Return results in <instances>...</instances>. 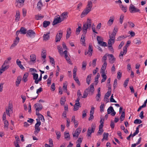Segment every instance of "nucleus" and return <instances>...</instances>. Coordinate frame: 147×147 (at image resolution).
Returning <instances> with one entry per match:
<instances>
[{
	"mask_svg": "<svg viewBox=\"0 0 147 147\" xmlns=\"http://www.w3.org/2000/svg\"><path fill=\"white\" fill-rule=\"evenodd\" d=\"M91 20L89 19L87 20L86 23L83 24L82 27V32L83 34L82 35L81 38V41L82 43L84 44L85 43V35L87 33V29L90 30L91 28Z\"/></svg>",
	"mask_w": 147,
	"mask_h": 147,
	"instance_id": "nucleus-1",
	"label": "nucleus"
},
{
	"mask_svg": "<svg viewBox=\"0 0 147 147\" xmlns=\"http://www.w3.org/2000/svg\"><path fill=\"white\" fill-rule=\"evenodd\" d=\"M94 84L92 83L90 86L86 88L84 91L83 93V95L82 97V98H86L88 94V92L89 91L93 93L94 91Z\"/></svg>",
	"mask_w": 147,
	"mask_h": 147,
	"instance_id": "nucleus-2",
	"label": "nucleus"
},
{
	"mask_svg": "<svg viewBox=\"0 0 147 147\" xmlns=\"http://www.w3.org/2000/svg\"><path fill=\"white\" fill-rule=\"evenodd\" d=\"M96 125L95 124H92L91 127H89L88 128L87 132V136L89 137H91L92 133L94 132Z\"/></svg>",
	"mask_w": 147,
	"mask_h": 147,
	"instance_id": "nucleus-3",
	"label": "nucleus"
},
{
	"mask_svg": "<svg viewBox=\"0 0 147 147\" xmlns=\"http://www.w3.org/2000/svg\"><path fill=\"white\" fill-rule=\"evenodd\" d=\"M35 35L36 33L35 32L32 30H29L27 32L26 36L28 37L33 38L35 37Z\"/></svg>",
	"mask_w": 147,
	"mask_h": 147,
	"instance_id": "nucleus-4",
	"label": "nucleus"
},
{
	"mask_svg": "<svg viewBox=\"0 0 147 147\" xmlns=\"http://www.w3.org/2000/svg\"><path fill=\"white\" fill-rule=\"evenodd\" d=\"M116 34V32H113L112 33L110 34L109 33V39L108 41H111V42L113 43V44L115 42V37Z\"/></svg>",
	"mask_w": 147,
	"mask_h": 147,
	"instance_id": "nucleus-5",
	"label": "nucleus"
},
{
	"mask_svg": "<svg viewBox=\"0 0 147 147\" xmlns=\"http://www.w3.org/2000/svg\"><path fill=\"white\" fill-rule=\"evenodd\" d=\"M129 11L131 13L139 12L140 10L136 8V7L132 4H131L129 8Z\"/></svg>",
	"mask_w": 147,
	"mask_h": 147,
	"instance_id": "nucleus-6",
	"label": "nucleus"
},
{
	"mask_svg": "<svg viewBox=\"0 0 147 147\" xmlns=\"http://www.w3.org/2000/svg\"><path fill=\"white\" fill-rule=\"evenodd\" d=\"M81 131V129L80 128H78L76 130L74 133H73L72 134L74 137H75L76 139L77 138L79 135L80 134Z\"/></svg>",
	"mask_w": 147,
	"mask_h": 147,
	"instance_id": "nucleus-7",
	"label": "nucleus"
},
{
	"mask_svg": "<svg viewBox=\"0 0 147 147\" xmlns=\"http://www.w3.org/2000/svg\"><path fill=\"white\" fill-rule=\"evenodd\" d=\"M25 0H16V6L20 7L23 6Z\"/></svg>",
	"mask_w": 147,
	"mask_h": 147,
	"instance_id": "nucleus-8",
	"label": "nucleus"
},
{
	"mask_svg": "<svg viewBox=\"0 0 147 147\" xmlns=\"http://www.w3.org/2000/svg\"><path fill=\"white\" fill-rule=\"evenodd\" d=\"M62 20L61 19L60 17L59 16L58 17H57L54 19L53 23V25H54L57 24L58 23H60Z\"/></svg>",
	"mask_w": 147,
	"mask_h": 147,
	"instance_id": "nucleus-9",
	"label": "nucleus"
},
{
	"mask_svg": "<svg viewBox=\"0 0 147 147\" xmlns=\"http://www.w3.org/2000/svg\"><path fill=\"white\" fill-rule=\"evenodd\" d=\"M6 113L7 115L10 116V114L9 112H10L11 113H12L13 112L12 110V107L11 105L10 104H9L8 109H6Z\"/></svg>",
	"mask_w": 147,
	"mask_h": 147,
	"instance_id": "nucleus-10",
	"label": "nucleus"
},
{
	"mask_svg": "<svg viewBox=\"0 0 147 147\" xmlns=\"http://www.w3.org/2000/svg\"><path fill=\"white\" fill-rule=\"evenodd\" d=\"M91 10V9L87 8H86V9L84 10L82 12V13L81 16V17H83L85 15H86L88 13L90 12Z\"/></svg>",
	"mask_w": 147,
	"mask_h": 147,
	"instance_id": "nucleus-11",
	"label": "nucleus"
},
{
	"mask_svg": "<svg viewBox=\"0 0 147 147\" xmlns=\"http://www.w3.org/2000/svg\"><path fill=\"white\" fill-rule=\"evenodd\" d=\"M108 56H109L110 57L109 59V61L110 63L112 64L114 63L115 61V58L114 57V56L112 54H108Z\"/></svg>",
	"mask_w": 147,
	"mask_h": 147,
	"instance_id": "nucleus-12",
	"label": "nucleus"
},
{
	"mask_svg": "<svg viewBox=\"0 0 147 147\" xmlns=\"http://www.w3.org/2000/svg\"><path fill=\"white\" fill-rule=\"evenodd\" d=\"M114 19L115 18L114 16H111L107 22V24L109 26H111L113 23Z\"/></svg>",
	"mask_w": 147,
	"mask_h": 147,
	"instance_id": "nucleus-13",
	"label": "nucleus"
},
{
	"mask_svg": "<svg viewBox=\"0 0 147 147\" xmlns=\"http://www.w3.org/2000/svg\"><path fill=\"white\" fill-rule=\"evenodd\" d=\"M20 13L19 10H17L16 11L15 15V21L17 22L20 20Z\"/></svg>",
	"mask_w": 147,
	"mask_h": 147,
	"instance_id": "nucleus-14",
	"label": "nucleus"
},
{
	"mask_svg": "<svg viewBox=\"0 0 147 147\" xmlns=\"http://www.w3.org/2000/svg\"><path fill=\"white\" fill-rule=\"evenodd\" d=\"M36 110L41 111L42 109V106L41 104L36 103L34 105Z\"/></svg>",
	"mask_w": 147,
	"mask_h": 147,
	"instance_id": "nucleus-15",
	"label": "nucleus"
},
{
	"mask_svg": "<svg viewBox=\"0 0 147 147\" xmlns=\"http://www.w3.org/2000/svg\"><path fill=\"white\" fill-rule=\"evenodd\" d=\"M62 36V32H59V34H57L56 36L55 42H58L59 41L61 40Z\"/></svg>",
	"mask_w": 147,
	"mask_h": 147,
	"instance_id": "nucleus-16",
	"label": "nucleus"
},
{
	"mask_svg": "<svg viewBox=\"0 0 147 147\" xmlns=\"http://www.w3.org/2000/svg\"><path fill=\"white\" fill-rule=\"evenodd\" d=\"M21 62L20 61L19 59H17L16 60V63L17 64L18 66L21 68L22 70H24L25 69V68L21 64Z\"/></svg>",
	"mask_w": 147,
	"mask_h": 147,
	"instance_id": "nucleus-17",
	"label": "nucleus"
},
{
	"mask_svg": "<svg viewBox=\"0 0 147 147\" xmlns=\"http://www.w3.org/2000/svg\"><path fill=\"white\" fill-rule=\"evenodd\" d=\"M108 48L112 52H114V50L113 47H112L113 43L110 41H108Z\"/></svg>",
	"mask_w": 147,
	"mask_h": 147,
	"instance_id": "nucleus-18",
	"label": "nucleus"
},
{
	"mask_svg": "<svg viewBox=\"0 0 147 147\" xmlns=\"http://www.w3.org/2000/svg\"><path fill=\"white\" fill-rule=\"evenodd\" d=\"M119 7L125 13L127 11V6H124L123 5L120 4L119 5Z\"/></svg>",
	"mask_w": 147,
	"mask_h": 147,
	"instance_id": "nucleus-19",
	"label": "nucleus"
},
{
	"mask_svg": "<svg viewBox=\"0 0 147 147\" xmlns=\"http://www.w3.org/2000/svg\"><path fill=\"white\" fill-rule=\"evenodd\" d=\"M71 29L70 28H68L67 30V34L66 35V38L67 39L69 38L71 34Z\"/></svg>",
	"mask_w": 147,
	"mask_h": 147,
	"instance_id": "nucleus-20",
	"label": "nucleus"
},
{
	"mask_svg": "<svg viewBox=\"0 0 147 147\" xmlns=\"http://www.w3.org/2000/svg\"><path fill=\"white\" fill-rule=\"evenodd\" d=\"M20 31V33L22 34H27V30L26 28L24 27H22L21 28Z\"/></svg>",
	"mask_w": 147,
	"mask_h": 147,
	"instance_id": "nucleus-21",
	"label": "nucleus"
},
{
	"mask_svg": "<svg viewBox=\"0 0 147 147\" xmlns=\"http://www.w3.org/2000/svg\"><path fill=\"white\" fill-rule=\"evenodd\" d=\"M49 34L50 33L48 32L44 35L43 36L44 40L46 41L49 38Z\"/></svg>",
	"mask_w": 147,
	"mask_h": 147,
	"instance_id": "nucleus-22",
	"label": "nucleus"
},
{
	"mask_svg": "<svg viewBox=\"0 0 147 147\" xmlns=\"http://www.w3.org/2000/svg\"><path fill=\"white\" fill-rule=\"evenodd\" d=\"M88 51L89 52V56H91L92 55V52L93 51L92 46L90 44L89 45Z\"/></svg>",
	"mask_w": 147,
	"mask_h": 147,
	"instance_id": "nucleus-23",
	"label": "nucleus"
},
{
	"mask_svg": "<svg viewBox=\"0 0 147 147\" xmlns=\"http://www.w3.org/2000/svg\"><path fill=\"white\" fill-rule=\"evenodd\" d=\"M21 77L20 76H18V77L16 81V86H19V84H20L21 80Z\"/></svg>",
	"mask_w": 147,
	"mask_h": 147,
	"instance_id": "nucleus-24",
	"label": "nucleus"
},
{
	"mask_svg": "<svg viewBox=\"0 0 147 147\" xmlns=\"http://www.w3.org/2000/svg\"><path fill=\"white\" fill-rule=\"evenodd\" d=\"M61 20L63 21L65 19H66L67 17V13L63 12L61 15Z\"/></svg>",
	"mask_w": 147,
	"mask_h": 147,
	"instance_id": "nucleus-25",
	"label": "nucleus"
},
{
	"mask_svg": "<svg viewBox=\"0 0 147 147\" xmlns=\"http://www.w3.org/2000/svg\"><path fill=\"white\" fill-rule=\"evenodd\" d=\"M50 24L49 21H45L43 23V26L44 28H46L49 26Z\"/></svg>",
	"mask_w": 147,
	"mask_h": 147,
	"instance_id": "nucleus-26",
	"label": "nucleus"
},
{
	"mask_svg": "<svg viewBox=\"0 0 147 147\" xmlns=\"http://www.w3.org/2000/svg\"><path fill=\"white\" fill-rule=\"evenodd\" d=\"M28 75V73H26L24 75L22 80L24 82H26L27 81V78Z\"/></svg>",
	"mask_w": 147,
	"mask_h": 147,
	"instance_id": "nucleus-27",
	"label": "nucleus"
},
{
	"mask_svg": "<svg viewBox=\"0 0 147 147\" xmlns=\"http://www.w3.org/2000/svg\"><path fill=\"white\" fill-rule=\"evenodd\" d=\"M42 6V2H41V0H40L39 1V2L37 3V8L40 10L41 9V7Z\"/></svg>",
	"mask_w": 147,
	"mask_h": 147,
	"instance_id": "nucleus-28",
	"label": "nucleus"
},
{
	"mask_svg": "<svg viewBox=\"0 0 147 147\" xmlns=\"http://www.w3.org/2000/svg\"><path fill=\"white\" fill-rule=\"evenodd\" d=\"M125 117V111H122L121 116L120 117V119L121 121H123Z\"/></svg>",
	"mask_w": 147,
	"mask_h": 147,
	"instance_id": "nucleus-29",
	"label": "nucleus"
},
{
	"mask_svg": "<svg viewBox=\"0 0 147 147\" xmlns=\"http://www.w3.org/2000/svg\"><path fill=\"white\" fill-rule=\"evenodd\" d=\"M64 136L65 139L67 140H70V138L69 133H65V132Z\"/></svg>",
	"mask_w": 147,
	"mask_h": 147,
	"instance_id": "nucleus-30",
	"label": "nucleus"
},
{
	"mask_svg": "<svg viewBox=\"0 0 147 147\" xmlns=\"http://www.w3.org/2000/svg\"><path fill=\"white\" fill-rule=\"evenodd\" d=\"M91 75V74H90L88 75L86 78V83L88 85H89L90 83Z\"/></svg>",
	"mask_w": 147,
	"mask_h": 147,
	"instance_id": "nucleus-31",
	"label": "nucleus"
},
{
	"mask_svg": "<svg viewBox=\"0 0 147 147\" xmlns=\"http://www.w3.org/2000/svg\"><path fill=\"white\" fill-rule=\"evenodd\" d=\"M133 42L134 43L137 45H139L141 43L140 40L139 39L136 38L134 40Z\"/></svg>",
	"mask_w": 147,
	"mask_h": 147,
	"instance_id": "nucleus-32",
	"label": "nucleus"
},
{
	"mask_svg": "<svg viewBox=\"0 0 147 147\" xmlns=\"http://www.w3.org/2000/svg\"><path fill=\"white\" fill-rule=\"evenodd\" d=\"M32 75L33 76V79L35 80L34 81L37 80L38 79V75L37 74L33 73L32 74Z\"/></svg>",
	"mask_w": 147,
	"mask_h": 147,
	"instance_id": "nucleus-33",
	"label": "nucleus"
},
{
	"mask_svg": "<svg viewBox=\"0 0 147 147\" xmlns=\"http://www.w3.org/2000/svg\"><path fill=\"white\" fill-rule=\"evenodd\" d=\"M114 111V110L113 107L112 106H110L107 109L108 114H110L112 112Z\"/></svg>",
	"mask_w": 147,
	"mask_h": 147,
	"instance_id": "nucleus-34",
	"label": "nucleus"
},
{
	"mask_svg": "<svg viewBox=\"0 0 147 147\" xmlns=\"http://www.w3.org/2000/svg\"><path fill=\"white\" fill-rule=\"evenodd\" d=\"M36 121L37 122L35 125V127L40 128L39 126L41 125V122L38 119H36Z\"/></svg>",
	"mask_w": 147,
	"mask_h": 147,
	"instance_id": "nucleus-35",
	"label": "nucleus"
},
{
	"mask_svg": "<svg viewBox=\"0 0 147 147\" xmlns=\"http://www.w3.org/2000/svg\"><path fill=\"white\" fill-rule=\"evenodd\" d=\"M57 49L58 50V52L61 55L63 54V49L60 46H58L57 47Z\"/></svg>",
	"mask_w": 147,
	"mask_h": 147,
	"instance_id": "nucleus-36",
	"label": "nucleus"
},
{
	"mask_svg": "<svg viewBox=\"0 0 147 147\" xmlns=\"http://www.w3.org/2000/svg\"><path fill=\"white\" fill-rule=\"evenodd\" d=\"M44 17L43 16H42L41 15H36L35 16V19L36 20H40L42 19Z\"/></svg>",
	"mask_w": 147,
	"mask_h": 147,
	"instance_id": "nucleus-37",
	"label": "nucleus"
},
{
	"mask_svg": "<svg viewBox=\"0 0 147 147\" xmlns=\"http://www.w3.org/2000/svg\"><path fill=\"white\" fill-rule=\"evenodd\" d=\"M99 45H100L103 46V47H105L107 46V43L106 42H103L102 41H98V43Z\"/></svg>",
	"mask_w": 147,
	"mask_h": 147,
	"instance_id": "nucleus-38",
	"label": "nucleus"
},
{
	"mask_svg": "<svg viewBox=\"0 0 147 147\" xmlns=\"http://www.w3.org/2000/svg\"><path fill=\"white\" fill-rule=\"evenodd\" d=\"M31 61L34 62L36 59V55H35L32 54L30 56Z\"/></svg>",
	"mask_w": 147,
	"mask_h": 147,
	"instance_id": "nucleus-39",
	"label": "nucleus"
},
{
	"mask_svg": "<svg viewBox=\"0 0 147 147\" xmlns=\"http://www.w3.org/2000/svg\"><path fill=\"white\" fill-rule=\"evenodd\" d=\"M82 30L81 27L80 26H79L78 27L76 28V34L77 35H78L79 34L80 32Z\"/></svg>",
	"mask_w": 147,
	"mask_h": 147,
	"instance_id": "nucleus-40",
	"label": "nucleus"
},
{
	"mask_svg": "<svg viewBox=\"0 0 147 147\" xmlns=\"http://www.w3.org/2000/svg\"><path fill=\"white\" fill-rule=\"evenodd\" d=\"M46 51L45 50H43L41 53V55L42 56V57L44 59H45L46 57Z\"/></svg>",
	"mask_w": 147,
	"mask_h": 147,
	"instance_id": "nucleus-41",
	"label": "nucleus"
},
{
	"mask_svg": "<svg viewBox=\"0 0 147 147\" xmlns=\"http://www.w3.org/2000/svg\"><path fill=\"white\" fill-rule=\"evenodd\" d=\"M87 6V8L89 9H91V8L92 6V3L91 1H88Z\"/></svg>",
	"mask_w": 147,
	"mask_h": 147,
	"instance_id": "nucleus-42",
	"label": "nucleus"
},
{
	"mask_svg": "<svg viewBox=\"0 0 147 147\" xmlns=\"http://www.w3.org/2000/svg\"><path fill=\"white\" fill-rule=\"evenodd\" d=\"M124 17V15L123 14H122L120 16L119 22L121 24H122L123 23Z\"/></svg>",
	"mask_w": 147,
	"mask_h": 147,
	"instance_id": "nucleus-43",
	"label": "nucleus"
},
{
	"mask_svg": "<svg viewBox=\"0 0 147 147\" xmlns=\"http://www.w3.org/2000/svg\"><path fill=\"white\" fill-rule=\"evenodd\" d=\"M66 100L65 98L62 97L61 98L60 100V103L61 105H64L65 102Z\"/></svg>",
	"mask_w": 147,
	"mask_h": 147,
	"instance_id": "nucleus-44",
	"label": "nucleus"
},
{
	"mask_svg": "<svg viewBox=\"0 0 147 147\" xmlns=\"http://www.w3.org/2000/svg\"><path fill=\"white\" fill-rule=\"evenodd\" d=\"M86 61H84L82 63V68L83 70H85L86 69Z\"/></svg>",
	"mask_w": 147,
	"mask_h": 147,
	"instance_id": "nucleus-45",
	"label": "nucleus"
},
{
	"mask_svg": "<svg viewBox=\"0 0 147 147\" xmlns=\"http://www.w3.org/2000/svg\"><path fill=\"white\" fill-rule=\"evenodd\" d=\"M4 127L5 128H7V129L8 128L9 123L7 120H5L4 121Z\"/></svg>",
	"mask_w": 147,
	"mask_h": 147,
	"instance_id": "nucleus-46",
	"label": "nucleus"
},
{
	"mask_svg": "<svg viewBox=\"0 0 147 147\" xmlns=\"http://www.w3.org/2000/svg\"><path fill=\"white\" fill-rule=\"evenodd\" d=\"M142 121L140 119H136L134 121L135 124H140L142 123Z\"/></svg>",
	"mask_w": 147,
	"mask_h": 147,
	"instance_id": "nucleus-47",
	"label": "nucleus"
},
{
	"mask_svg": "<svg viewBox=\"0 0 147 147\" xmlns=\"http://www.w3.org/2000/svg\"><path fill=\"white\" fill-rule=\"evenodd\" d=\"M109 134L108 133H104L103 134V138L105 140H107Z\"/></svg>",
	"mask_w": 147,
	"mask_h": 147,
	"instance_id": "nucleus-48",
	"label": "nucleus"
},
{
	"mask_svg": "<svg viewBox=\"0 0 147 147\" xmlns=\"http://www.w3.org/2000/svg\"><path fill=\"white\" fill-rule=\"evenodd\" d=\"M127 37H125L124 36H119L117 39V41H120L122 40V39L125 38Z\"/></svg>",
	"mask_w": 147,
	"mask_h": 147,
	"instance_id": "nucleus-49",
	"label": "nucleus"
},
{
	"mask_svg": "<svg viewBox=\"0 0 147 147\" xmlns=\"http://www.w3.org/2000/svg\"><path fill=\"white\" fill-rule=\"evenodd\" d=\"M100 93H97L96 96V99L97 101H99L100 100Z\"/></svg>",
	"mask_w": 147,
	"mask_h": 147,
	"instance_id": "nucleus-50",
	"label": "nucleus"
},
{
	"mask_svg": "<svg viewBox=\"0 0 147 147\" xmlns=\"http://www.w3.org/2000/svg\"><path fill=\"white\" fill-rule=\"evenodd\" d=\"M49 58L50 59V62L52 64H53L54 66L55 62L54 59L50 56H49Z\"/></svg>",
	"mask_w": 147,
	"mask_h": 147,
	"instance_id": "nucleus-51",
	"label": "nucleus"
},
{
	"mask_svg": "<svg viewBox=\"0 0 147 147\" xmlns=\"http://www.w3.org/2000/svg\"><path fill=\"white\" fill-rule=\"evenodd\" d=\"M129 80V78H127L124 81L123 84V86L125 87H126L127 86Z\"/></svg>",
	"mask_w": 147,
	"mask_h": 147,
	"instance_id": "nucleus-52",
	"label": "nucleus"
},
{
	"mask_svg": "<svg viewBox=\"0 0 147 147\" xmlns=\"http://www.w3.org/2000/svg\"><path fill=\"white\" fill-rule=\"evenodd\" d=\"M87 112V110L86 109L82 111V117L83 118H84L85 117H86V113Z\"/></svg>",
	"mask_w": 147,
	"mask_h": 147,
	"instance_id": "nucleus-53",
	"label": "nucleus"
},
{
	"mask_svg": "<svg viewBox=\"0 0 147 147\" xmlns=\"http://www.w3.org/2000/svg\"><path fill=\"white\" fill-rule=\"evenodd\" d=\"M56 135L57 136V139H59L61 137V133L59 131H55Z\"/></svg>",
	"mask_w": 147,
	"mask_h": 147,
	"instance_id": "nucleus-54",
	"label": "nucleus"
},
{
	"mask_svg": "<svg viewBox=\"0 0 147 147\" xmlns=\"http://www.w3.org/2000/svg\"><path fill=\"white\" fill-rule=\"evenodd\" d=\"M42 79V75L41 74H40V76L39 79L37 80L34 81L35 83L36 84H38V83L39 82H40L41 80Z\"/></svg>",
	"mask_w": 147,
	"mask_h": 147,
	"instance_id": "nucleus-55",
	"label": "nucleus"
},
{
	"mask_svg": "<svg viewBox=\"0 0 147 147\" xmlns=\"http://www.w3.org/2000/svg\"><path fill=\"white\" fill-rule=\"evenodd\" d=\"M40 128H36L35 127V131L34 133L35 134H37L40 131Z\"/></svg>",
	"mask_w": 147,
	"mask_h": 147,
	"instance_id": "nucleus-56",
	"label": "nucleus"
},
{
	"mask_svg": "<svg viewBox=\"0 0 147 147\" xmlns=\"http://www.w3.org/2000/svg\"><path fill=\"white\" fill-rule=\"evenodd\" d=\"M104 104H102L101 105L100 107V112H102L104 111Z\"/></svg>",
	"mask_w": 147,
	"mask_h": 147,
	"instance_id": "nucleus-57",
	"label": "nucleus"
},
{
	"mask_svg": "<svg viewBox=\"0 0 147 147\" xmlns=\"http://www.w3.org/2000/svg\"><path fill=\"white\" fill-rule=\"evenodd\" d=\"M94 107H92L91 108V110L90 112V115L93 116L94 112Z\"/></svg>",
	"mask_w": 147,
	"mask_h": 147,
	"instance_id": "nucleus-58",
	"label": "nucleus"
},
{
	"mask_svg": "<svg viewBox=\"0 0 147 147\" xmlns=\"http://www.w3.org/2000/svg\"><path fill=\"white\" fill-rule=\"evenodd\" d=\"M77 68L75 67L73 69V76H76V72L77 71Z\"/></svg>",
	"mask_w": 147,
	"mask_h": 147,
	"instance_id": "nucleus-59",
	"label": "nucleus"
},
{
	"mask_svg": "<svg viewBox=\"0 0 147 147\" xmlns=\"http://www.w3.org/2000/svg\"><path fill=\"white\" fill-rule=\"evenodd\" d=\"M19 40V38L18 37H17L16 38V39L14 41L13 43L17 45L18 43Z\"/></svg>",
	"mask_w": 147,
	"mask_h": 147,
	"instance_id": "nucleus-60",
	"label": "nucleus"
},
{
	"mask_svg": "<svg viewBox=\"0 0 147 147\" xmlns=\"http://www.w3.org/2000/svg\"><path fill=\"white\" fill-rule=\"evenodd\" d=\"M1 68H3V69L4 70V71L6 70L7 69L9 68L8 65H5L3 64Z\"/></svg>",
	"mask_w": 147,
	"mask_h": 147,
	"instance_id": "nucleus-61",
	"label": "nucleus"
},
{
	"mask_svg": "<svg viewBox=\"0 0 147 147\" xmlns=\"http://www.w3.org/2000/svg\"><path fill=\"white\" fill-rule=\"evenodd\" d=\"M96 59H94L92 61V65L94 67H95L96 65Z\"/></svg>",
	"mask_w": 147,
	"mask_h": 147,
	"instance_id": "nucleus-62",
	"label": "nucleus"
},
{
	"mask_svg": "<svg viewBox=\"0 0 147 147\" xmlns=\"http://www.w3.org/2000/svg\"><path fill=\"white\" fill-rule=\"evenodd\" d=\"M108 56L107 54H105L103 57L102 59L104 61V62H106L107 56Z\"/></svg>",
	"mask_w": 147,
	"mask_h": 147,
	"instance_id": "nucleus-63",
	"label": "nucleus"
},
{
	"mask_svg": "<svg viewBox=\"0 0 147 147\" xmlns=\"http://www.w3.org/2000/svg\"><path fill=\"white\" fill-rule=\"evenodd\" d=\"M82 3L81 2L78 5L76 9H77L79 10L80 9V8L82 7Z\"/></svg>",
	"mask_w": 147,
	"mask_h": 147,
	"instance_id": "nucleus-64",
	"label": "nucleus"
}]
</instances>
